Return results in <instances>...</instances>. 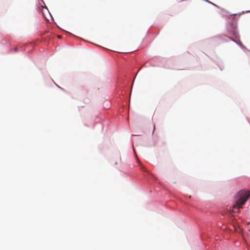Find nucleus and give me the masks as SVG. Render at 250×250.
<instances>
[{"instance_id": "1", "label": "nucleus", "mask_w": 250, "mask_h": 250, "mask_svg": "<svg viewBox=\"0 0 250 250\" xmlns=\"http://www.w3.org/2000/svg\"><path fill=\"white\" fill-rule=\"evenodd\" d=\"M236 196L239 198L236 200V204L233 206V209H239L242 208V206L245 203L250 196V192L242 190L237 193Z\"/></svg>"}, {"instance_id": "2", "label": "nucleus", "mask_w": 250, "mask_h": 250, "mask_svg": "<svg viewBox=\"0 0 250 250\" xmlns=\"http://www.w3.org/2000/svg\"><path fill=\"white\" fill-rule=\"evenodd\" d=\"M141 168L142 169V170H143L145 172H146L147 171V170L146 169V168L143 166H142V165H141Z\"/></svg>"}, {"instance_id": "3", "label": "nucleus", "mask_w": 250, "mask_h": 250, "mask_svg": "<svg viewBox=\"0 0 250 250\" xmlns=\"http://www.w3.org/2000/svg\"><path fill=\"white\" fill-rule=\"evenodd\" d=\"M17 49H18L17 47L15 48V51L16 52L17 51Z\"/></svg>"}, {"instance_id": "4", "label": "nucleus", "mask_w": 250, "mask_h": 250, "mask_svg": "<svg viewBox=\"0 0 250 250\" xmlns=\"http://www.w3.org/2000/svg\"><path fill=\"white\" fill-rule=\"evenodd\" d=\"M155 125H154V127H153V131H154V130H155Z\"/></svg>"}, {"instance_id": "5", "label": "nucleus", "mask_w": 250, "mask_h": 250, "mask_svg": "<svg viewBox=\"0 0 250 250\" xmlns=\"http://www.w3.org/2000/svg\"><path fill=\"white\" fill-rule=\"evenodd\" d=\"M58 38H61V36H58Z\"/></svg>"}]
</instances>
